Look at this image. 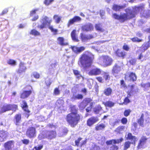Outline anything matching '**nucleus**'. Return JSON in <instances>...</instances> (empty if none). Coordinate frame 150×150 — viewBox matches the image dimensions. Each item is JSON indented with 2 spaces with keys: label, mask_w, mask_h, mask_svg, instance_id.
<instances>
[{
  "label": "nucleus",
  "mask_w": 150,
  "mask_h": 150,
  "mask_svg": "<svg viewBox=\"0 0 150 150\" xmlns=\"http://www.w3.org/2000/svg\"><path fill=\"white\" fill-rule=\"evenodd\" d=\"M144 9V5L141 4L139 6H135L133 7L132 10L129 8L126 9L125 10L126 14L120 13L119 15L116 13H114L113 14L112 16L115 19L119 20L120 22H122L127 19L135 17L139 12L142 16L146 17V15L144 14V13L146 12Z\"/></svg>",
  "instance_id": "f257e3e1"
},
{
  "label": "nucleus",
  "mask_w": 150,
  "mask_h": 150,
  "mask_svg": "<svg viewBox=\"0 0 150 150\" xmlns=\"http://www.w3.org/2000/svg\"><path fill=\"white\" fill-rule=\"evenodd\" d=\"M93 59L92 54L88 52H86L80 58L78 64L81 67L85 69L91 66L92 63Z\"/></svg>",
  "instance_id": "f03ea898"
},
{
  "label": "nucleus",
  "mask_w": 150,
  "mask_h": 150,
  "mask_svg": "<svg viewBox=\"0 0 150 150\" xmlns=\"http://www.w3.org/2000/svg\"><path fill=\"white\" fill-rule=\"evenodd\" d=\"M80 119L78 114L76 112H72L67 115L66 120L71 126L74 127L77 125Z\"/></svg>",
  "instance_id": "7ed1b4c3"
},
{
  "label": "nucleus",
  "mask_w": 150,
  "mask_h": 150,
  "mask_svg": "<svg viewBox=\"0 0 150 150\" xmlns=\"http://www.w3.org/2000/svg\"><path fill=\"white\" fill-rule=\"evenodd\" d=\"M112 62V59L107 55L101 56L98 60L99 63L104 67L111 65Z\"/></svg>",
  "instance_id": "20e7f679"
},
{
  "label": "nucleus",
  "mask_w": 150,
  "mask_h": 150,
  "mask_svg": "<svg viewBox=\"0 0 150 150\" xmlns=\"http://www.w3.org/2000/svg\"><path fill=\"white\" fill-rule=\"evenodd\" d=\"M52 21V19L47 16H43L40 22L42 24L38 26V27L41 29L44 28L46 25H49Z\"/></svg>",
  "instance_id": "39448f33"
},
{
  "label": "nucleus",
  "mask_w": 150,
  "mask_h": 150,
  "mask_svg": "<svg viewBox=\"0 0 150 150\" xmlns=\"http://www.w3.org/2000/svg\"><path fill=\"white\" fill-rule=\"evenodd\" d=\"M123 140L122 138H121L119 139H117V140L112 139L108 141H107L106 143L107 145H112V146H111L110 150H117L118 149L117 146L113 145V144H115L116 143H119Z\"/></svg>",
  "instance_id": "423d86ee"
},
{
  "label": "nucleus",
  "mask_w": 150,
  "mask_h": 150,
  "mask_svg": "<svg viewBox=\"0 0 150 150\" xmlns=\"http://www.w3.org/2000/svg\"><path fill=\"white\" fill-rule=\"evenodd\" d=\"M27 135L30 138H32L36 136L35 128L33 127L29 128L26 132Z\"/></svg>",
  "instance_id": "0eeeda50"
},
{
  "label": "nucleus",
  "mask_w": 150,
  "mask_h": 150,
  "mask_svg": "<svg viewBox=\"0 0 150 150\" xmlns=\"http://www.w3.org/2000/svg\"><path fill=\"white\" fill-rule=\"evenodd\" d=\"M99 121V119L97 117H92L88 119L87 121L88 126H91Z\"/></svg>",
  "instance_id": "6e6552de"
},
{
  "label": "nucleus",
  "mask_w": 150,
  "mask_h": 150,
  "mask_svg": "<svg viewBox=\"0 0 150 150\" xmlns=\"http://www.w3.org/2000/svg\"><path fill=\"white\" fill-rule=\"evenodd\" d=\"M125 78L126 80L127 81H134L136 80L137 76L135 73H130L127 75H126Z\"/></svg>",
  "instance_id": "1a4fd4ad"
},
{
  "label": "nucleus",
  "mask_w": 150,
  "mask_h": 150,
  "mask_svg": "<svg viewBox=\"0 0 150 150\" xmlns=\"http://www.w3.org/2000/svg\"><path fill=\"white\" fill-rule=\"evenodd\" d=\"M81 20V18L80 17L76 16L69 20L67 23V26L69 27L70 25L73 24L74 23L80 21Z\"/></svg>",
  "instance_id": "9d476101"
},
{
  "label": "nucleus",
  "mask_w": 150,
  "mask_h": 150,
  "mask_svg": "<svg viewBox=\"0 0 150 150\" xmlns=\"http://www.w3.org/2000/svg\"><path fill=\"white\" fill-rule=\"evenodd\" d=\"M80 37L83 42H86L88 40L91 39L93 38V36L92 35H85L82 33L80 34Z\"/></svg>",
  "instance_id": "9b49d317"
},
{
  "label": "nucleus",
  "mask_w": 150,
  "mask_h": 150,
  "mask_svg": "<svg viewBox=\"0 0 150 150\" xmlns=\"http://www.w3.org/2000/svg\"><path fill=\"white\" fill-rule=\"evenodd\" d=\"M125 138L127 140H130L131 141H134V143L135 144L136 142L138 140V139L135 136H132V134L130 133H128L125 136Z\"/></svg>",
  "instance_id": "f8f14e48"
},
{
  "label": "nucleus",
  "mask_w": 150,
  "mask_h": 150,
  "mask_svg": "<svg viewBox=\"0 0 150 150\" xmlns=\"http://www.w3.org/2000/svg\"><path fill=\"white\" fill-rule=\"evenodd\" d=\"M82 29L83 31H88L92 30L93 29V27L92 24L90 23H88L85 25L83 26Z\"/></svg>",
  "instance_id": "ddd939ff"
},
{
  "label": "nucleus",
  "mask_w": 150,
  "mask_h": 150,
  "mask_svg": "<svg viewBox=\"0 0 150 150\" xmlns=\"http://www.w3.org/2000/svg\"><path fill=\"white\" fill-rule=\"evenodd\" d=\"M71 48L73 52L75 53H79L82 52L85 49V47L82 46L79 47H78L76 46L71 47Z\"/></svg>",
  "instance_id": "4468645a"
},
{
  "label": "nucleus",
  "mask_w": 150,
  "mask_h": 150,
  "mask_svg": "<svg viewBox=\"0 0 150 150\" xmlns=\"http://www.w3.org/2000/svg\"><path fill=\"white\" fill-rule=\"evenodd\" d=\"M101 70L100 69L95 68L91 70L88 72V74L90 75H96L101 73Z\"/></svg>",
  "instance_id": "2eb2a0df"
},
{
  "label": "nucleus",
  "mask_w": 150,
  "mask_h": 150,
  "mask_svg": "<svg viewBox=\"0 0 150 150\" xmlns=\"http://www.w3.org/2000/svg\"><path fill=\"white\" fill-rule=\"evenodd\" d=\"M47 138L49 139H51L55 138L56 136V132L53 131H46Z\"/></svg>",
  "instance_id": "dca6fc26"
},
{
  "label": "nucleus",
  "mask_w": 150,
  "mask_h": 150,
  "mask_svg": "<svg viewBox=\"0 0 150 150\" xmlns=\"http://www.w3.org/2000/svg\"><path fill=\"white\" fill-rule=\"evenodd\" d=\"M57 43L62 46H65L68 45V43L62 37H59L57 39Z\"/></svg>",
  "instance_id": "f3484780"
},
{
  "label": "nucleus",
  "mask_w": 150,
  "mask_h": 150,
  "mask_svg": "<svg viewBox=\"0 0 150 150\" xmlns=\"http://www.w3.org/2000/svg\"><path fill=\"white\" fill-rule=\"evenodd\" d=\"M147 139L145 137H142L141 138L137 148L138 149L142 148L144 144Z\"/></svg>",
  "instance_id": "a211bd4d"
},
{
  "label": "nucleus",
  "mask_w": 150,
  "mask_h": 150,
  "mask_svg": "<svg viewBox=\"0 0 150 150\" xmlns=\"http://www.w3.org/2000/svg\"><path fill=\"white\" fill-rule=\"evenodd\" d=\"M105 127V125L103 123H98L96 125L95 128L97 131L103 130Z\"/></svg>",
  "instance_id": "6ab92c4d"
},
{
  "label": "nucleus",
  "mask_w": 150,
  "mask_h": 150,
  "mask_svg": "<svg viewBox=\"0 0 150 150\" xmlns=\"http://www.w3.org/2000/svg\"><path fill=\"white\" fill-rule=\"evenodd\" d=\"M7 135L6 133L3 131H0V142L5 141L6 139Z\"/></svg>",
  "instance_id": "aec40b11"
},
{
  "label": "nucleus",
  "mask_w": 150,
  "mask_h": 150,
  "mask_svg": "<svg viewBox=\"0 0 150 150\" xmlns=\"http://www.w3.org/2000/svg\"><path fill=\"white\" fill-rule=\"evenodd\" d=\"M116 54L119 57L124 58L126 54V53L125 51L118 49L116 52Z\"/></svg>",
  "instance_id": "412c9836"
},
{
  "label": "nucleus",
  "mask_w": 150,
  "mask_h": 150,
  "mask_svg": "<svg viewBox=\"0 0 150 150\" xmlns=\"http://www.w3.org/2000/svg\"><path fill=\"white\" fill-rule=\"evenodd\" d=\"M26 69V67L24 65V63L21 62L19 64V67L18 70V72L19 73L24 72H25Z\"/></svg>",
  "instance_id": "4be33fe9"
},
{
  "label": "nucleus",
  "mask_w": 150,
  "mask_h": 150,
  "mask_svg": "<svg viewBox=\"0 0 150 150\" xmlns=\"http://www.w3.org/2000/svg\"><path fill=\"white\" fill-rule=\"evenodd\" d=\"M71 36L73 40L76 42H78L79 40L78 39L77 35L76 34V30H74L71 33Z\"/></svg>",
  "instance_id": "5701e85b"
},
{
  "label": "nucleus",
  "mask_w": 150,
  "mask_h": 150,
  "mask_svg": "<svg viewBox=\"0 0 150 150\" xmlns=\"http://www.w3.org/2000/svg\"><path fill=\"white\" fill-rule=\"evenodd\" d=\"M21 115L17 114L15 116V123L16 125H19L21 121Z\"/></svg>",
  "instance_id": "b1692460"
},
{
  "label": "nucleus",
  "mask_w": 150,
  "mask_h": 150,
  "mask_svg": "<svg viewBox=\"0 0 150 150\" xmlns=\"http://www.w3.org/2000/svg\"><path fill=\"white\" fill-rule=\"evenodd\" d=\"M64 101L61 99H59L57 100L56 103L57 106L61 109H62L64 104Z\"/></svg>",
  "instance_id": "393cba45"
},
{
  "label": "nucleus",
  "mask_w": 150,
  "mask_h": 150,
  "mask_svg": "<svg viewBox=\"0 0 150 150\" xmlns=\"http://www.w3.org/2000/svg\"><path fill=\"white\" fill-rule=\"evenodd\" d=\"M31 92L29 91H25L21 94V98H27L31 93Z\"/></svg>",
  "instance_id": "a878e982"
},
{
  "label": "nucleus",
  "mask_w": 150,
  "mask_h": 150,
  "mask_svg": "<svg viewBox=\"0 0 150 150\" xmlns=\"http://www.w3.org/2000/svg\"><path fill=\"white\" fill-rule=\"evenodd\" d=\"M144 115L142 114L140 118L137 121L138 123L142 127L144 126Z\"/></svg>",
  "instance_id": "bb28decb"
},
{
  "label": "nucleus",
  "mask_w": 150,
  "mask_h": 150,
  "mask_svg": "<svg viewBox=\"0 0 150 150\" xmlns=\"http://www.w3.org/2000/svg\"><path fill=\"white\" fill-rule=\"evenodd\" d=\"M21 107L23 108L24 110L28 113H29L30 111L28 109V106L26 103L25 101H23L21 103Z\"/></svg>",
  "instance_id": "cd10ccee"
},
{
  "label": "nucleus",
  "mask_w": 150,
  "mask_h": 150,
  "mask_svg": "<svg viewBox=\"0 0 150 150\" xmlns=\"http://www.w3.org/2000/svg\"><path fill=\"white\" fill-rule=\"evenodd\" d=\"M102 111V108L100 105L96 106L94 109L93 111L96 114H99Z\"/></svg>",
  "instance_id": "c85d7f7f"
},
{
  "label": "nucleus",
  "mask_w": 150,
  "mask_h": 150,
  "mask_svg": "<svg viewBox=\"0 0 150 150\" xmlns=\"http://www.w3.org/2000/svg\"><path fill=\"white\" fill-rule=\"evenodd\" d=\"M124 6H120L114 4L113 6L112 9L115 11H120V9L124 8Z\"/></svg>",
  "instance_id": "c756f323"
},
{
  "label": "nucleus",
  "mask_w": 150,
  "mask_h": 150,
  "mask_svg": "<svg viewBox=\"0 0 150 150\" xmlns=\"http://www.w3.org/2000/svg\"><path fill=\"white\" fill-rule=\"evenodd\" d=\"M131 144H133L134 143L133 142H131L129 141H127L125 142L124 145V150H126L129 148L130 147Z\"/></svg>",
  "instance_id": "7c9ffc66"
},
{
  "label": "nucleus",
  "mask_w": 150,
  "mask_h": 150,
  "mask_svg": "<svg viewBox=\"0 0 150 150\" xmlns=\"http://www.w3.org/2000/svg\"><path fill=\"white\" fill-rule=\"evenodd\" d=\"M112 91V90L110 88H107L105 89L104 93L107 96H109L111 95Z\"/></svg>",
  "instance_id": "2f4dec72"
},
{
  "label": "nucleus",
  "mask_w": 150,
  "mask_h": 150,
  "mask_svg": "<svg viewBox=\"0 0 150 150\" xmlns=\"http://www.w3.org/2000/svg\"><path fill=\"white\" fill-rule=\"evenodd\" d=\"M121 70L120 67L117 65H115L113 68V72L115 73H118Z\"/></svg>",
  "instance_id": "473e14b6"
},
{
  "label": "nucleus",
  "mask_w": 150,
  "mask_h": 150,
  "mask_svg": "<svg viewBox=\"0 0 150 150\" xmlns=\"http://www.w3.org/2000/svg\"><path fill=\"white\" fill-rule=\"evenodd\" d=\"M62 17L57 15H55L53 16V19L55 20V22L57 23H59L61 20Z\"/></svg>",
  "instance_id": "72a5a7b5"
},
{
  "label": "nucleus",
  "mask_w": 150,
  "mask_h": 150,
  "mask_svg": "<svg viewBox=\"0 0 150 150\" xmlns=\"http://www.w3.org/2000/svg\"><path fill=\"white\" fill-rule=\"evenodd\" d=\"M103 103L105 106L110 107H113L114 105V103L110 101H109L106 102H104Z\"/></svg>",
  "instance_id": "f704fd0d"
},
{
  "label": "nucleus",
  "mask_w": 150,
  "mask_h": 150,
  "mask_svg": "<svg viewBox=\"0 0 150 150\" xmlns=\"http://www.w3.org/2000/svg\"><path fill=\"white\" fill-rule=\"evenodd\" d=\"M87 105V103L86 101L83 100L79 105V107L80 109H83Z\"/></svg>",
  "instance_id": "c9c22d12"
},
{
  "label": "nucleus",
  "mask_w": 150,
  "mask_h": 150,
  "mask_svg": "<svg viewBox=\"0 0 150 150\" xmlns=\"http://www.w3.org/2000/svg\"><path fill=\"white\" fill-rule=\"evenodd\" d=\"M125 129V127L122 126L118 127L115 129V131L119 133H122Z\"/></svg>",
  "instance_id": "e433bc0d"
},
{
  "label": "nucleus",
  "mask_w": 150,
  "mask_h": 150,
  "mask_svg": "<svg viewBox=\"0 0 150 150\" xmlns=\"http://www.w3.org/2000/svg\"><path fill=\"white\" fill-rule=\"evenodd\" d=\"M1 108L4 112L9 110V105H8L1 106Z\"/></svg>",
  "instance_id": "4c0bfd02"
},
{
  "label": "nucleus",
  "mask_w": 150,
  "mask_h": 150,
  "mask_svg": "<svg viewBox=\"0 0 150 150\" xmlns=\"http://www.w3.org/2000/svg\"><path fill=\"white\" fill-rule=\"evenodd\" d=\"M47 135H46V132H43L42 133L40 134L38 136V138L40 139H42L47 138Z\"/></svg>",
  "instance_id": "58836bf2"
},
{
  "label": "nucleus",
  "mask_w": 150,
  "mask_h": 150,
  "mask_svg": "<svg viewBox=\"0 0 150 150\" xmlns=\"http://www.w3.org/2000/svg\"><path fill=\"white\" fill-rule=\"evenodd\" d=\"M30 34L35 36L39 35H40V33L35 29L32 30L30 32Z\"/></svg>",
  "instance_id": "ea45409f"
},
{
  "label": "nucleus",
  "mask_w": 150,
  "mask_h": 150,
  "mask_svg": "<svg viewBox=\"0 0 150 150\" xmlns=\"http://www.w3.org/2000/svg\"><path fill=\"white\" fill-rule=\"evenodd\" d=\"M103 77L105 80H109L110 77L109 75V74L108 72H104L103 74Z\"/></svg>",
  "instance_id": "a19ab883"
},
{
  "label": "nucleus",
  "mask_w": 150,
  "mask_h": 150,
  "mask_svg": "<svg viewBox=\"0 0 150 150\" xmlns=\"http://www.w3.org/2000/svg\"><path fill=\"white\" fill-rule=\"evenodd\" d=\"M40 76L39 73L35 72H33L31 75V78L34 77L36 79L39 78Z\"/></svg>",
  "instance_id": "79ce46f5"
},
{
  "label": "nucleus",
  "mask_w": 150,
  "mask_h": 150,
  "mask_svg": "<svg viewBox=\"0 0 150 150\" xmlns=\"http://www.w3.org/2000/svg\"><path fill=\"white\" fill-rule=\"evenodd\" d=\"M142 86L145 89H148L150 87V83H143L142 84Z\"/></svg>",
  "instance_id": "37998d69"
},
{
  "label": "nucleus",
  "mask_w": 150,
  "mask_h": 150,
  "mask_svg": "<svg viewBox=\"0 0 150 150\" xmlns=\"http://www.w3.org/2000/svg\"><path fill=\"white\" fill-rule=\"evenodd\" d=\"M73 72L74 74L76 76L77 78H79L80 77H82L80 72L78 70H73Z\"/></svg>",
  "instance_id": "c03bdc74"
},
{
  "label": "nucleus",
  "mask_w": 150,
  "mask_h": 150,
  "mask_svg": "<svg viewBox=\"0 0 150 150\" xmlns=\"http://www.w3.org/2000/svg\"><path fill=\"white\" fill-rule=\"evenodd\" d=\"M95 28L97 30L100 31H103V30L101 28V25L100 24H97L96 25Z\"/></svg>",
  "instance_id": "a18cd8bd"
},
{
  "label": "nucleus",
  "mask_w": 150,
  "mask_h": 150,
  "mask_svg": "<svg viewBox=\"0 0 150 150\" xmlns=\"http://www.w3.org/2000/svg\"><path fill=\"white\" fill-rule=\"evenodd\" d=\"M142 53V50L141 49H139L137 52V54H139L138 57V59H141L143 57V56Z\"/></svg>",
  "instance_id": "49530a36"
},
{
  "label": "nucleus",
  "mask_w": 150,
  "mask_h": 150,
  "mask_svg": "<svg viewBox=\"0 0 150 150\" xmlns=\"http://www.w3.org/2000/svg\"><path fill=\"white\" fill-rule=\"evenodd\" d=\"M49 29L51 30V31L54 33V35H56L58 32V30L53 28L52 26H50Z\"/></svg>",
  "instance_id": "de8ad7c7"
},
{
  "label": "nucleus",
  "mask_w": 150,
  "mask_h": 150,
  "mask_svg": "<svg viewBox=\"0 0 150 150\" xmlns=\"http://www.w3.org/2000/svg\"><path fill=\"white\" fill-rule=\"evenodd\" d=\"M17 106L15 105H10V110H12L15 112L17 109Z\"/></svg>",
  "instance_id": "09e8293b"
},
{
  "label": "nucleus",
  "mask_w": 150,
  "mask_h": 150,
  "mask_svg": "<svg viewBox=\"0 0 150 150\" xmlns=\"http://www.w3.org/2000/svg\"><path fill=\"white\" fill-rule=\"evenodd\" d=\"M131 112V110L130 109H128L125 111L124 112V115L126 117H127L129 115Z\"/></svg>",
  "instance_id": "8fccbe9b"
},
{
  "label": "nucleus",
  "mask_w": 150,
  "mask_h": 150,
  "mask_svg": "<svg viewBox=\"0 0 150 150\" xmlns=\"http://www.w3.org/2000/svg\"><path fill=\"white\" fill-rule=\"evenodd\" d=\"M17 65L16 62L13 59H10V66L14 67Z\"/></svg>",
  "instance_id": "3c124183"
},
{
  "label": "nucleus",
  "mask_w": 150,
  "mask_h": 150,
  "mask_svg": "<svg viewBox=\"0 0 150 150\" xmlns=\"http://www.w3.org/2000/svg\"><path fill=\"white\" fill-rule=\"evenodd\" d=\"M54 0H45L44 2V4L46 6L49 5Z\"/></svg>",
  "instance_id": "603ef678"
},
{
  "label": "nucleus",
  "mask_w": 150,
  "mask_h": 150,
  "mask_svg": "<svg viewBox=\"0 0 150 150\" xmlns=\"http://www.w3.org/2000/svg\"><path fill=\"white\" fill-rule=\"evenodd\" d=\"M90 150H100V148L99 146L94 145L91 147Z\"/></svg>",
  "instance_id": "864d4df0"
},
{
  "label": "nucleus",
  "mask_w": 150,
  "mask_h": 150,
  "mask_svg": "<svg viewBox=\"0 0 150 150\" xmlns=\"http://www.w3.org/2000/svg\"><path fill=\"white\" fill-rule=\"evenodd\" d=\"M131 40L133 42H140L142 40H140L137 37H135L131 39Z\"/></svg>",
  "instance_id": "5fc2aeb1"
},
{
  "label": "nucleus",
  "mask_w": 150,
  "mask_h": 150,
  "mask_svg": "<svg viewBox=\"0 0 150 150\" xmlns=\"http://www.w3.org/2000/svg\"><path fill=\"white\" fill-rule=\"evenodd\" d=\"M143 47H144V49L146 50L148 49V48L149 47V42L148 43L144 44L143 45Z\"/></svg>",
  "instance_id": "6e6d98bb"
},
{
  "label": "nucleus",
  "mask_w": 150,
  "mask_h": 150,
  "mask_svg": "<svg viewBox=\"0 0 150 150\" xmlns=\"http://www.w3.org/2000/svg\"><path fill=\"white\" fill-rule=\"evenodd\" d=\"M127 119L126 118H123L121 120L122 123L123 124H125L127 123Z\"/></svg>",
  "instance_id": "4d7b16f0"
},
{
  "label": "nucleus",
  "mask_w": 150,
  "mask_h": 150,
  "mask_svg": "<svg viewBox=\"0 0 150 150\" xmlns=\"http://www.w3.org/2000/svg\"><path fill=\"white\" fill-rule=\"evenodd\" d=\"M130 101L129 100L128 98L127 97H126L124 100V102L123 103L124 104L126 105L127 103H129Z\"/></svg>",
  "instance_id": "13d9d810"
},
{
  "label": "nucleus",
  "mask_w": 150,
  "mask_h": 150,
  "mask_svg": "<svg viewBox=\"0 0 150 150\" xmlns=\"http://www.w3.org/2000/svg\"><path fill=\"white\" fill-rule=\"evenodd\" d=\"M42 146H40L38 147L35 146L33 149V150H40L42 149Z\"/></svg>",
  "instance_id": "bf43d9fd"
},
{
  "label": "nucleus",
  "mask_w": 150,
  "mask_h": 150,
  "mask_svg": "<svg viewBox=\"0 0 150 150\" xmlns=\"http://www.w3.org/2000/svg\"><path fill=\"white\" fill-rule=\"evenodd\" d=\"M23 143L25 144H28L29 143V140L28 139H24L22 140Z\"/></svg>",
  "instance_id": "052dcab7"
},
{
  "label": "nucleus",
  "mask_w": 150,
  "mask_h": 150,
  "mask_svg": "<svg viewBox=\"0 0 150 150\" xmlns=\"http://www.w3.org/2000/svg\"><path fill=\"white\" fill-rule=\"evenodd\" d=\"M59 93L60 91L58 88H56L54 90V93L55 95H58L59 94Z\"/></svg>",
  "instance_id": "680f3d73"
},
{
  "label": "nucleus",
  "mask_w": 150,
  "mask_h": 150,
  "mask_svg": "<svg viewBox=\"0 0 150 150\" xmlns=\"http://www.w3.org/2000/svg\"><path fill=\"white\" fill-rule=\"evenodd\" d=\"M75 98L78 99H81L83 98V96L81 94H78L75 96Z\"/></svg>",
  "instance_id": "e2e57ef3"
},
{
  "label": "nucleus",
  "mask_w": 150,
  "mask_h": 150,
  "mask_svg": "<svg viewBox=\"0 0 150 150\" xmlns=\"http://www.w3.org/2000/svg\"><path fill=\"white\" fill-rule=\"evenodd\" d=\"M71 112H76V113H77V110L76 109V107H75V106H74L73 107H72L71 108Z\"/></svg>",
  "instance_id": "0e129e2a"
},
{
  "label": "nucleus",
  "mask_w": 150,
  "mask_h": 150,
  "mask_svg": "<svg viewBox=\"0 0 150 150\" xmlns=\"http://www.w3.org/2000/svg\"><path fill=\"white\" fill-rule=\"evenodd\" d=\"M38 10L35 9L32 11L30 13V16H32L35 13L36 11Z\"/></svg>",
  "instance_id": "69168bd1"
},
{
  "label": "nucleus",
  "mask_w": 150,
  "mask_h": 150,
  "mask_svg": "<svg viewBox=\"0 0 150 150\" xmlns=\"http://www.w3.org/2000/svg\"><path fill=\"white\" fill-rule=\"evenodd\" d=\"M136 62V59H132L130 61V63L131 64L134 65L135 64Z\"/></svg>",
  "instance_id": "338daca9"
},
{
  "label": "nucleus",
  "mask_w": 150,
  "mask_h": 150,
  "mask_svg": "<svg viewBox=\"0 0 150 150\" xmlns=\"http://www.w3.org/2000/svg\"><path fill=\"white\" fill-rule=\"evenodd\" d=\"M123 48L124 50L126 51H128L129 49V47L127 45H124L123 47Z\"/></svg>",
  "instance_id": "774afa93"
}]
</instances>
